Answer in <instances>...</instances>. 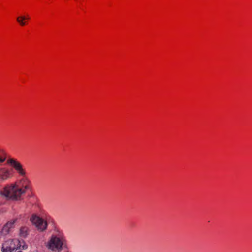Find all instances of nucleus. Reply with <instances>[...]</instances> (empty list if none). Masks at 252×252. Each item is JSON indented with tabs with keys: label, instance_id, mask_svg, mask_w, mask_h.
<instances>
[{
	"label": "nucleus",
	"instance_id": "9",
	"mask_svg": "<svg viewBox=\"0 0 252 252\" xmlns=\"http://www.w3.org/2000/svg\"><path fill=\"white\" fill-rule=\"evenodd\" d=\"M25 20H26V17L25 16H19L16 19L17 21L22 26L25 25V22L24 21Z\"/></svg>",
	"mask_w": 252,
	"mask_h": 252
},
{
	"label": "nucleus",
	"instance_id": "12",
	"mask_svg": "<svg viewBox=\"0 0 252 252\" xmlns=\"http://www.w3.org/2000/svg\"><path fill=\"white\" fill-rule=\"evenodd\" d=\"M22 252V251H18V252Z\"/></svg>",
	"mask_w": 252,
	"mask_h": 252
},
{
	"label": "nucleus",
	"instance_id": "10",
	"mask_svg": "<svg viewBox=\"0 0 252 252\" xmlns=\"http://www.w3.org/2000/svg\"><path fill=\"white\" fill-rule=\"evenodd\" d=\"M25 17H26V19H27V20L29 19V17L28 16Z\"/></svg>",
	"mask_w": 252,
	"mask_h": 252
},
{
	"label": "nucleus",
	"instance_id": "5",
	"mask_svg": "<svg viewBox=\"0 0 252 252\" xmlns=\"http://www.w3.org/2000/svg\"><path fill=\"white\" fill-rule=\"evenodd\" d=\"M30 220L40 231H43L46 229L47 223L46 220L40 217L33 215L31 217Z\"/></svg>",
	"mask_w": 252,
	"mask_h": 252
},
{
	"label": "nucleus",
	"instance_id": "2",
	"mask_svg": "<svg viewBox=\"0 0 252 252\" xmlns=\"http://www.w3.org/2000/svg\"><path fill=\"white\" fill-rule=\"evenodd\" d=\"M66 246V239L62 232H58L52 235L48 244L49 249L57 252L62 251Z\"/></svg>",
	"mask_w": 252,
	"mask_h": 252
},
{
	"label": "nucleus",
	"instance_id": "11",
	"mask_svg": "<svg viewBox=\"0 0 252 252\" xmlns=\"http://www.w3.org/2000/svg\"><path fill=\"white\" fill-rule=\"evenodd\" d=\"M23 180H26L27 182H29V181H28V180H27V179H23Z\"/></svg>",
	"mask_w": 252,
	"mask_h": 252
},
{
	"label": "nucleus",
	"instance_id": "4",
	"mask_svg": "<svg viewBox=\"0 0 252 252\" xmlns=\"http://www.w3.org/2000/svg\"><path fill=\"white\" fill-rule=\"evenodd\" d=\"M20 241L18 239L8 240L3 244L1 248L2 252H12L14 250L20 248Z\"/></svg>",
	"mask_w": 252,
	"mask_h": 252
},
{
	"label": "nucleus",
	"instance_id": "1",
	"mask_svg": "<svg viewBox=\"0 0 252 252\" xmlns=\"http://www.w3.org/2000/svg\"><path fill=\"white\" fill-rule=\"evenodd\" d=\"M29 189L28 185L24 186V189L15 185L7 186L1 191V194L8 199L17 200Z\"/></svg>",
	"mask_w": 252,
	"mask_h": 252
},
{
	"label": "nucleus",
	"instance_id": "8",
	"mask_svg": "<svg viewBox=\"0 0 252 252\" xmlns=\"http://www.w3.org/2000/svg\"><path fill=\"white\" fill-rule=\"evenodd\" d=\"M28 235V228L27 227H22L20 229V235L23 238H26Z\"/></svg>",
	"mask_w": 252,
	"mask_h": 252
},
{
	"label": "nucleus",
	"instance_id": "6",
	"mask_svg": "<svg viewBox=\"0 0 252 252\" xmlns=\"http://www.w3.org/2000/svg\"><path fill=\"white\" fill-rule=\"evenodd\" d=\"M7 163L10 165L20 176L22 177L25 176L26 171L19 161L14 159L10 158L7 160Z\"/></svg>",
	"mask_w": 252,
	"mask_h": 252
},
{
	"label": "nucleus",
	"instance_id": "7",
	"mask_svg": "<svg viewBox=\"0 0 252 252\" xmlns=\"http://www.w3.org/2000/svg\"><path fill=\"white\" fill-rule=\"evenodd\" d=\"M16 220H11L8 221L2 227L0 234L3 235H7L10 231V229L13 228Z\"/></svg>",
	"mask_w": 252,
	"mask_h": 252
},
{
	"label": "nucleus",
	"instance_id": "3",
	"mask_svg": "<svg viewBox=\"0 0 252 252\" xmlns=\"http://www.w3.org/2000/svg\"><path fill=\"white\" fill-rule=\"evenodd\" d=\"M7 158V153L0 148V164L5 162ZM12 177L11 171L8 168L2 167L0 168V183H2Z\"/></svg>",
	"mask_w": 252,
	"mask_h": 252
}]
</instances>
